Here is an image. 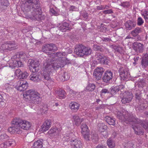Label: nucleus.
Returning a JSON list of instances; mask_svg holds the SVG:
<instances>
[{"instance_id":"f257e3e1","label":"nucleus","mask_w":148,"mask_h":148,"mask_svg":"<svg viewBox=\"0 0 148 148\" xmlns=\"http://www.w3.org/2000/svg\"><path fill=\"white\" fill-rule=\"evenodd\" d=\"M23 11L28 12L32 11V15L34 18L37 21L44 20L45 16L42 14V12L40 5L39 0H27L21 5Z\"/></svg>"},{"instance_id":"f03ea898","label":"nucleus","mask_w":148,"mask_h":148,"mask_svg":"<svg viewBox=\"0 0 148 148\" xmlns=\"http://www.w3.org/2000/svg\"><path fill=\"white\" fill-rule=\"evenodd\" d=\"M133 121L132 125V128L134 130L136 134L142 135L144 133V130L139 126L141 125L148 132V121L141 120L136 116L133 119Z\"/></svg>"},{"instance_id":"7ed1b4c3","label":"nucleus","mask_w":148,"mask_h":148,"mask_svg":"<svg viewBox=\"0 0 148 148\" xmlns=\"http://www.w3.org/2000/svg\"><path fill=\"white\" fill-rule=\"evenodd\" d=\"M24 96L32 103L35 104L39 103L41 101L40 94L33 90H30L27 91L24 95Z\"/></svg>"},{"instance_id":"20e7f679","label":"nucleus","mask_w":148,"mask_h":148,"mask_svg":"<svg viewBox=\"0 0 148 148\" xmlns=\"http://www.w3.org/2000/svg\"><path fill=\"white\" fill-rule=\"evenodd\" d=\"M116 115L117 118L121 121L127 122L126 123L132 125L133 121V119L135 117L124 110L121 112H116Z\"/></svg>"},{"instance_id":"39448f33","label":"nucleus","mask_w":148,"mask_h":148,"mask_svg":"<svg viewBox=\"0 0 148 148\" xmlns=\"http://www.w3.org/2000/svg\"><path fill=\"white\" fill-rule=\"evenodd\" d=\"M74 51L77 55L82 56L84 55H90L91 53L92 50L90 48L80 45L76 46Z\"/></svg>"},{"instance_id":"423d86ee","label":"nucleus","mask_w":148,"mask_h":148,"mask_svg":"<svg viewBox=\"0 0 148 148\" xmlns=\"http://www.w3.org/2000/svg\"><path fill=\"white\" fill-rule=\"evenodd\" d=\"M95 58L97 63L104 64H108L109 62L108 59L106 56H103L101 53L97 52L95 56Z\"/></svg>"},{"instance_id":"0eeeda50","label":"nucleus","mask_w":148,"mask_h":148,"mask_svg":"<svg viewBox=\"0 0 148 148\" xmlns=\"http://www.w3.org/2000/svg\"><path fill=\"white\" fill-rule=\"evenodd\" d=\"M67 142H69L72 148H81L82 143L81 141L73 138L67 137L66 138Z\"/></svg>"},{"instance_id":"6e6552de","label":"nucleus","mask_w":148,"mask_h":148,"mask_svg":"<svg viewBox=\"0 0 148 148\" xmlns=\"http://www.w3.org/2000/svg\"><path fill=\"white\" fill-rule=\"evenodd\" d=\"M29 62L30 64L29 68L31 71L32 72H37L39 69V61L35 59L29 60Z\"/></svg>"},{"instance_id":"1a4fd4ad","label":"nucleus","mask_w":148,"mask_h":148,"mask_svg":"<svg viewBox=\"0 0 148 148\" xmlns=\"http://www.w3.org/2000/svg\"><path fill=\"white\" fill-rule=\"evenodd\" d=\"M113 76V73L111 71L108 70L106 71L102 78L103 82L106 84L109 83L112 80Z\"/></svg>"},{"instance_id":"9d476101","label":"nucleus","mask_w":148,"mask_h":148,"mask_svg":"<svg viewBox=\"0 0 148 148\" xmlns=\"http://www.w3.org/2000/svg\"><path fill=\"white\" fill-rule=\"evenodd\" d=\"M57 49V47L54 44L50 43L43 45L42 47V51L43 52L49 53V51H56Z\"/></svg>"},{"instance_id":"9b49d317","label":"nucleus","mask_w":148,"mask_h":148,"mask_svg":"<svg viewBox=\"0 0 148 148\" xmlns=\"http://www.w3.org/2000/svg\"><path fill=\"white\" fill-rule=\"evenodd\" d=\"M121 99V102L123 104L129 103L133 98L132 93L129 91L125 92Z\"/></svg>"},{"instance_id":"f8f14e48","label":"nucleus","mask_w":148,"mask_h":148,"mask_svg":"<svg viewBox=\"0 0 148 148\" xmlns=\"http://www.w3.org/2000/svg\"><path fill=\"white\" fill-rule=\"evenodd\" d=\"M28 87V83L25 81L19 80L17 82L16 88L20 91L25 90Z\"/></svg>"},{"instance_id":"ddd939ff","label":"nucleus","mask_w":148,"mask_h":148,"mask_svg":"<svg viewBox=\"0 0 148 148\" xmlns=\"http://www.w3.org/2000/svg\"><path fill=\"white\" fill-rule=\"evenodd\" d=\"M104 71V69L101 67H97L95 69L93 75L97 80H99L101 79Z\"/></svg>"},{"instance_id":"4468645a","label":"nucleus","mask_w":148,"mask_h":148,"mask_svg":"<svg viewBox=\"0 0 148 148\" xmlns=\"http://www.w3.org/2000/svg\"><path fill=\"white\" fill-rule=\"evenodd\" d=\"M125 69L123 68H121L119 70V75L120 79L121 80H127L130 76L129 73L125 71Z\"/></svg>"},{"instance_id":"2eb2a0df","label":"nucleus","mask_w":148,"mask_h":148,"mask_svg":"<svg viewBox=\"0 0 148 148\" xmlns=\"http://www.w3.org/2000/svg\"><path fill=\"white\" fill-rule=\"evenodd\" d=\"M60 57L58 59H57L53 63H52V65L53 66V69H57L63 67L64 65V61L61 60Z\"/></svg>"},{"instance_id":"dca6fc26","label":"nucleus","mask_w":148,"mask_h":148,"mask_svg":"<svg viewBox=\"0 0 148 148\" xmlns=\"http://www.w3.org/2000/svg\"><path fill=\"white\" fill-rule=\"evenodd\" d=\"M125 29L127 31H130L136 26V21L132 20H129L126 22L124 24Z\"/></svg>"},{"instance_id":"f3484780","label":"nucleus","mask_w":148,"mask_h":148,"mask_svg":"<svg viewBox=\"0 0 148 148\" xmlns=\"http://www.w3.org/2000/svg\"><path fill=\"white\" fill-rule=\"evenodd\" d=\"M11 59L12 60L10 64V66L12 69L14 68L15 67H21L23 66V63L19 60V58H17L16 59H13L12 57Z\"/></svg>"},{"instance_id":"a211bd4d","label":"nucleus","mask_w":148,"mask_h":148,"mask_svg":"<svg viewBox=\"0 0 148 148\" xmlns=\"http://www.w3.org/2000/svg\"><path fill=\"white\" fill-rule=\"evenodd\" d=\"M20 128V126L14 125L8 128V131L11 134H20L22 133Z\"/></svg>"},{"instance_id":"6ab92c4d","label":"nucleus","mask_w":148,"mask_h":148,"mask_svg":"<svg viewBox=\"0 0 148 148\" xmlns=\"http://www.w3.org/2000/svg\"><path fill=\"white\" fill-rule=\"evenodd\" d=\"M133 47L134 50L140 53L142 52L143 49V44L138 42L134 43L133 44Z\"/></svg>"},{"instance_id":"aec40b11","label":"nucleus","mask_w":148,"mask_h":148,"mask_svg":"<svg viewBox=\"0 0 148 148\" xmlns=\"http://www.w3.org/2000/svg\"><path fill=\"white\" fill-rule=\"evenodd\" d=\"M71 29V25L67 22L63 23L59 27V29L62 32H65Z\"/></svg>"},{"instance_id":"412c9836","label":"nucleus","mask_w":148,"mask_h":148,"mask_svg":"<svg viewBox=\"0 0 148 148\" xmlns=\"http://www.w3.org/2000/svg\"><path fill=\"white\" fill-rule=\"evenodd\" d=\"M60 131V130L56 127L52 128L48 132V134L51 136L55 137L58 135Z\"/></svg>"},{"instance_id":"4be33fe9","label":"nucleus","mask_w":148,"mask_h":148,"mask_svg":"<svg viewBox=\"0 0 148 148\" xmlns=\"http://www.w3.org/2000/svg\"><path fill=\"white\" fill-rule=\"evenodd\" d=\"M142 68H145L148 66V55L145 54L143 56L141 61Z\"/></svg>"},{"instance_id":"5701e85b","label":"nucleus","mask_w":148,"mask_h":148,"mask_svg":"<svg viewBox=\"0 0 148 148\" xmlns=\"http://www.w3.org/2000/svg\"><path fill=\"white\" fill-rule=\"evenodd\" d=\"M30 79L35 82H38L41 80L40 76L36 73L33 72L29 76Z\"/></svg>"},{"instance_id":"b1692460","label":"nucleus","mask_w":148,"mask_h":148,"mask_svg":"<svg viewBox=\"0 0 148 148\" xmlns=\"http://www.w3.org/2000/svg\"><path fill=\"white\" fill-rule=\"evenodd\" d=\"M43 140L40 139L34 141L32 144L33 148H42L43 147Z\"/></svg>"},{"instance_id":"393cba45","label":"nucleus","mask_w":148,"mask_h":148,"mask_svg":"<svg viewBox=\"0 0 148 148\" xmlns=\"http://www.w3.org/2000/svg\"><path fill=\"white\" fill-rule=\"evenodd\" d=\"M69 107L72 111L76 112L79 108L80 104L75 102H72L69 104Z\"/></svg>"},{"instance_id":"a878e982","label":"nucleus","mask_w":148,"mask_h":148,"mask_svg":"<svg viewBox=\"0 0 148 148\" xmlns=\"http://www.w3.org/2000/svg\"><path fill=\"white\" fill-rule=\"evenodd\" d=\"M83 121V119H80L77 115H75L73 116V124L77 126L79 125Z\"/></svg>"},{"instance_id":"bb28decb","label":"nucleus","mask_w":148,"mask_h":148,"mask_svg":"<svg viewBox=\"0 0 148 148\" xmlns=\"http://www.w3.org/2000/svg\"><path fill=\"white\" fill-rule=\"evenodd\" d=\"M143 29L139 27H137L130 32V34L134 37H135L138 36L139 34L141 33Z\"/></svg>"},{"instance_id":"cd10ccee","label":"nucleus","mask_w":148,"mask_h":148,"mask_svg":"<svg viewBox=\"0 0 148 148\" xmlns=\"http://www.w3.org/2000/svg\"><path fill=\"white\" fill-rule=\"evenodd\" d=\"M141 94V91L138 89H136L134 91V94L135 95V97L136 100L138 101V102L143 101Z\"/></svg>"},{"instance_id":"c85d7f7f","label":"nucleus","mask_w":148,"mask_h":148,"mask_svg":"<svg viewBox=\"0 0 148 148\" xmlns=\"http://www.w3.org/2000/svg\"><path fill=\"white\" fill-rule=\"evenodd\" d=\"M21 128L26 130H28L31 126L30 122L23 120H22V122H21Z\"/></svg>"},{"instance_id":"c756f323","label":"nucleus","mask_w":148,"mask_h":148,"mask_svg":"<svg viewBox=\"0 0 148 148\" xmlns=\"http://www.w3.org/2000/svg\"><path fill=\"white\" fill-rule=\"evenodd\" d=\"M53 69V66L52 65V62H48L46 63V65H45V67L43 68V71L50 73Z\"/></svg>"},{"instance_id":"7c9ffc66","label":"nucleus","mask_w":148,"mask_h":148,"mask_svg":"<svg viewBox=\"0 0 148 148\" xmlns=\"http://www.w3.org/2000/svg\"><path fill=\"white\" fill-rule=\"evenodd\" d=\"M104 119L110 125H114L115 124V120L114 118L106 116Z\"/></svg>"},{"instance_id":"2f4dec72","label":"nucleus","mask_w":148,"mask_h":148,"mask_svg":"<svg viewBox=\"0 0 148 148\" xmlns=\"http://www.w3.org/2000/svg\"><path fill=\"white\" fill-rule=\"evenodd\" d=\"M138 102V103L135 106V109L136 111L139 112L145 108V107L144 106V104L143 103V101Z\"/></svg>"},{"instance_id":"473e14b6","label":"nucleus","mask_w":148,"mask_h":148,"mask_svg":"<svg viewBox=\"0 0 148 148\" xmlns=\"http://www.w3.org/2000/svg\"><path fill=\"white\" fill-rule=\"evenodd\" d=\"M8 46V50L10 51L16 49L17 47V45L14 41L8 42H7Z\"/></svg>"},{"instance_id":"72a5a7b5","label":"nucleus","mask_w":148,"mask_h":148,"mask_svg":"<svg viewBox=\"0 0 148 148\" xmlns=\"http://www.w3.org/2000/svg\"><path fill=\"white\" fill-rule=\"evenodd\" d=\"M141 14L145 19V22L148 23V8L142 11Z\"/></svg>"},{"instance_id":"f704fd0d","label":"nucleus","mask_w":148,"mask_h":148,"mask_svg":"<svg viewBox=\"0 0 148 148\" xmlns=\"http://www.w3.org/2000/svg\"><path fill=\"white\" fill-rule=\"evenodd\" d=\"M14 143V141L13 140H11L6 142L0 145V148H7L8 147L11 146Z\"/></svg>"},{"instance_id":"c9c22d12","label":"nucleus","mask_w":148,"mask_h":148,"mask_svg":"<svg viewBox=\"0 0 148 148\" xmlns=\"http://www.w3.org/2000/svg\"><path fill=\"white\" fill-rule=\"evenodd\" d=\"M22 122V120L19 118H15L12 121V124L14 125H17L21 126V122Z\"/></svg>"},{"instance_id":"e433bc0d","label":"nucleus","mask_w":148,"mask_h":148,"mask_svg":"<svg viewBox=\"0 0 148 148\" xmlns=\"http://www.w3.org/2000/svg\"><path fill=\"white\" fill-rule=\"evenodd\" d=\"M107 144L110 148H113L115 146V143L114 140L110 138H109L107 140Z\"/></svg>"},{"instance_id":"4c0bfd02","label":"nucleus","mask_w":148,"mask_h":148,"mask_svg":"<svg viewBox=\"0 0 148 148\" xmlns=\"http://www.w3.org/2000/svg\"><path fill=\"white\" fill-rule=\"evenodd\" d=\"M58 95L60 99L64 98L66 97V93L63 90H60L58 91Z\"/></svg>"},{"instance_id":"58836bf2","label":"nucleus","mask_w":148,"mask_h":148,"mask_svg":"<svg viewBox=\"0 0 148 148\" xmlns=\"http://www.w3.org/2000/svg\"><path fill=\"white\" fill-rule=\"evenodd\" d=\"M91 139L93 143H96L98 142L99 138L98 135L97 134H94L91 135Z\"/></svg>"},{"instance_id":"ea45409f","label":"nucleus","mask_w":148,"mask_h":148,"mask_svg":"<svg viewBox=\"0 0 148 148\" xmlns=\"http://www.w3.org/2000/svg\"><path fill=\"white\" fill-rule=\"evenodd\" d=\"M8 46L7 42L1 45L0 46V51L2 52H4L8 50Z\"/></svg>"},{"instance_id":"a19ab883","label":"nucleus","mask_w":148,"mask_h":148,"mask_svg":"<svg viewBox=\"0 0 148 148\" xmlns=\"http://www.w3.org/2000/svg\"><path fill=\"white\" fill-rule=\"evenodd\" d=\"M96 87L95 85L93 84H89L86 87V90L91 91H93L95 89Z\"/></svg>"},{"instance_id":"79ce46f5","label":"nucleus","mask_w":148,"mask_h":148,"mask_svg":"<svg viewBox=\"0 0 148 148\" xmlns=\"http://www.w3.org/2000/svg\"><path fill=\"white\" fill-rule=\"evenodd\" d=\"M119 88L117 86L113 87L110 88V93L112 95H114L119 91Z\"/></svg>"},{"instance_id":"37998d69","label":"nucleus","mask_w":148,"mask_h":148,"mask_svg":"<svg viewBox=\"0 0 148 148\" xmlns=\"http://www.w3.org/2000/svg\"><path fill=\"white\" fill-rule=\"evenodd\" d=\"M98 125V126L99 127V130L101 132L104 131L107 128V126L103 123H99Z\"/></svg>"},{"instance_id":"c03bdc74","label":"nucleus","mask_w":148,"mask_h":148,"mask_svg":"<svg viewBox=\"0 0 148 148\" xmlns=\"http://www.w3.org/2000/svg\"><path fill=\"white\" fill-rule=\"evenodd\" d=\"M0 4L1 6L6 7L9 5L10 3L8 0H0Z\"/></svg>"},{"instance_id":"a18cd8bd","label":"nucleus","mask_w":148,"mask_h":148,"mask_svg":"<svg viewBox=\"0 0 148 148\" xmlns=\"http://www.w3.org/2000/svg\"><path fill=\"white\" fill-rule=\"evenodd\" d=\"M81 128L82 129V133L88 131V127L86 123H83L81 125Z\"/></svg>"},{"instance_id":"49530a36","label":"nucleus","mask_w":148,"mask_h":148,"mask_svg":"<svg viewBox=\"0 0 148 148\" xmlns=\"http://www.w3.org/2000/svg\"><path fill=\"white\" fill-rule=\"evenodd\" d=\"M82 133L84 138L86 140H90V134L89 131Z\"/></svg>"},{"instance_id":"de8ad7c7","label":"nucleus","mask_w":148,"mask_h":148,"mask_svg":"<svg viewBox=\"0 0 148 148\" xmlns=\"http://www.w3.org/2000/svg\"><path fill=\"white\" fill-rule=\"evenodd\" d=\"M93 49L96 51H99L101 52H103L104 51L103 49L101 46H99L97 45H93Z\"/></svg>"},{"instance_id":"09e8293b","label":"nucleus","mask_w":148,"mask_h":148,"mask_svg":"<svg viewBox=\"0 0 148 148\" xmlns=\"http://www.w3.org/2000/svg\"><path fill=\"white\" fill-rule=\"evenodd\" d=\"M120 5L124 8H128L130 7V2L128 1L123 2L121 3Z\"/></svg>"},{"instance_id":"8fccbe9b","label":"nucleus","mask_w":148,"mask_h":148,"mask_svg":"<svg viewBox=\"0 0 148 148\" xmlns=\"http://www.w3.org/2000/svg\"><path fill=\"white\" fill-rule=\"evenodd\" d=\"M144 23V20L141 17H139L137 19V24L138 26H141Z\"/></svg>"},{"instance_id":"3c124183","label":"nucleus","mask_w":148,"mask_h":148,"mask_svg":"<svg viewBox=\"0 0 148 148\" xmlns=\"http://www.w3.org/2000/svg\"><path fill=\"white\" fill-rule=\"evenodd\" d=\"M43 72L42 73L43 75L44 78V79L46 80L49 79H50V73L49 72H45L44 71H43Z\"/></svg>"},{"instance_id":"603ef678","label":"nucleus","mask_w":148,"mask_h":148,"mask_svg":"<svg viewBox=\"0 0 148 148\" xmlns=\"http://www.w3.org/2000/svg\"><path fill=\"white\" fill-rule=\"evenodd\" d=\"M25 54L23 52H20L19 54H16L12 56V58L13 59H16L17 58H23V57H22V56H24Z\"/></svg>"},{"instance_id":"864d4df0","label":"nucleus","mask_w":148,"mask_h":148,"mask_svg":"<svg viewBox=\"0 0 148 148\" xmlns=\"http://www.w3.org/2000/svg\"><path fill=\"white\" fill-rule=\"evenodd\" d=\"M48 110V109L47 107V106H42V108H40V111L41 113L43 114L47 113Z\"/></svg>"},{"instance_id":"5fc2aeb1","label":"nucleus","mask_w":148,"mask_h":148,"mask_svg":"<svg viewBox=\"0 0 148 148\" xmlns=\"http://www.w3.org/2000/svg\"><path fill=\"white\" fill-rule=\"evenodd\" d=\"M103 14H113L114 13L113 10L111 9L106 10L102 11Z\"/></svg>"},{"instance_id":"6e6d98bb","label":"nucleus","mask_w":148,"mask_h":148,"mask_svg":"<svg viewBox=\"0 0 148 148\" xmlns=\"http://www.w3.org/2000/svg\"><path fill=\"white\" fill-rule=\"evenodd\" d=\"M49 12L51 13L52 15L57 16L58 15V12L53 8H50Z\"/></svg>"},{"instance_id":"4d7b16f0","label":"nucleus","mask_w":148,"mask_h":148,"mask_svg":"<svg viewBox=\"0 0 148 148\" xmlns=\"http://www.w3.org/2000/svg\"><path fill=\"white\" fill-rule=\"evenodd\" d=\"M28 74L26 72H24L23 73H22V74L21 75L19 78L20 79H25L26 78Z\"/></svg>"},{"instance_id":"13d9d810","label":"nucleus","mask_w":148,"mask_h":148,"mask_svg":"<svg viewBox=\"0 0 148 148\" xmlns=\"http://www.w3.org/2000/svg\"><path fill=\"white\" fill-rule=\"evenodd\" d=\"M22 72L20 69H17L15 72V74L17 77H20L21 75L22 74Z\"/></svg>"},{"instance_id":"bf43d9fd","label":"nucleus","mask_w":148,"mask_h":148,"mask_svg":"<svg viewBox=\"0 0 148 148\" xmlns=\"http://www.w3.org/2000/svg\"><path fill=\"white\" fill-rule=\"evenodd\" d=\"M41 128L42 131L44 132L48 130L50 127H49V126H48V125H45V123H44L41 126Z\"/></svg>"},{"instance_id":"052dcab7","label":"nucleus","mask_w":148,"mask_h":148,"mask_svg":"<svg viewBox=\"0 0 148 148\" xmlns=\"http://www.w3.org/2000/svg\"><path fill=\"white\" fill-rule=\"evenodd\" d=\"M64 75V72L59 74L58 75V77L60 80L62 81H65V79H64V77H63Z\"/></svg>"},{"instance_id":"680f3d73","label":"nucleus","mask_w":148,"mask_h":148,"mask_svg":"<svg viewBox=\"0 0 148 148\" xmlns=\"http://www.w3.org/2000/svg\"><path fill=\"white\" fill-rule=\"evenodd\" d=\"M110 92V91L109 90L105 88L103 89L100 92L101 94L102 95H103L106 93H109Z\"/></svg>"},{"instance_id":"e2e57ef3","label":"nucleus","mask_w":148,"mask_h":148,"mask_svg":"<svg viewBox=\"0 0 148 148\" xmlns=\"http://www.w3.org/2000/svg\"><path fill=\"white\" fill-rule=\"evenodd\" d=\"M105 107V105L104 104H100L99 105L95 108L96 110H99L101 109H103Z\"/></svg>"},{"instance_id":"0e129e2a","label":"nucleus","mask_w":148,"mask_h":148,"mask_svg":"<svg viewBox=\"0 0 148 148\" xmlns=\"http://www.w3.org/2000/svg\"><path fill=\"white\" fill-rule=\"evenodd\" d=\"M47 80V82L48 85L49 86H52L54 84V82L51 80V78Z\"/></svg>"},{"instance_id":"69168bd1","label":"nucleus","mask_w":148,"mask_h":148,"mask_svg":"<svg viewBox=\"0 0 148 148\" xmlns=\"http://www.w3.org/2000/svg\"><path fill=\"white\" fill-rule=\"evenodd\" d=\"M133 146V144L131 142H129L125 146V147L126 148H131Z\"/></svg>"},{"instance_id":"338daca9","label":"nucleus","mask_w":148,"mask_h":148,"mask_svg":"<svg viewBox=\"0 0 148 148\" xmlns=\"http://www.w3.org/2000/svg\"><path fill=\"white\" fill-rule=\"evenodd\" d=\"M45 125L49 126V127H50L51 125V122L50 120H47L45 121Z\"/></svg>"},{"instance_id":"774afa93","label":"nucleus","mask_w":148,"mask_h":148,"mask_svg":"<svg viewBox=\"0 0 148 148\" xmlns=\"http://www.w3.org/2000/svg\"><path fill=\"white\" fill-rule=\"evenodd\" d=\"M64 79H65V80H67L69 79L70 78V77L69 75H67V73L66 72H64Z\"/></svg>"}]
</instances>
